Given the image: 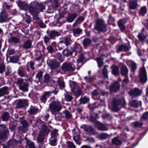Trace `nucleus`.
<instances>
[{"instance_id": "13", "label": "nucleus", "mask_w": 148, "mask_h": 148, "mask_svg": "<svg viewBox=\"0 0 148 148\" xmlns=\"http://www.w3.org/2000/svg\"><path fill=\"white\" fill-rule=\"evenodd\" d=\"M72 42L70 38L69 37H65L62 38V40H60L59 43L60 44L64 43L66 46L70 45Z\"/></svg>"}, {"instance_id": "28", "label": "nucleus", "mask_w": 148, "mask_h": 148, "mask_svg": "<svg viewBox=\"0 0 148 148\" xmlns=\"http://www.w3.org/2000/svg\"><path fill=\"white\" fill-rule=\"evenodd\" d=\"M147 12V9L145 6H143L141 7L139 12V14L142 16H144V14H146Z\"/></svg>"}, {"instance_id": "19", "label": "nucleus", "mask_w": 148, "mask_h": 148, "mask_svg": "<svg viewBox=\"0 0 148 148\" xmlns=\"http://www.w3.org/2000/svg\"><path fill=\"white\" fill-rule=\"evenodd\" d=\"M121 74L122 76L127 77V76L128 70L126 66L123 65L121 70Z\"/></svg>"}, {"instance_id": "1", "label": "nucleus", "mask_w": 148, "mask_h": 148, "mask_svg": "<svg viewBox=\"0 0 148 148\" xmlns=\"http://www.w3.org/2000/svg\"><path fill=\"white\" fill-rule=\"evenodd\" d=\"M49 107L52 113L53 114H55L56 112L61 110V106L59 101L54 100L49 104Z\"/></svg>"}, {"instance_id": "43", "label": "nucleus", "mask_w": 148, "mask_h": 148, "mask_svg": "<svg viewBox=\"0 0 148 148\" xmlns=\"http://www.w3.org/2000/svg\"><path fill=\"white\" fill-rule=\"evenodd\" d=\"M112 142L113 144L117 145H119L121 144V142L117 137H115L113 139Z\"/></svg>"}, {"instance_id": "61", "label": "nucleus", "mask_w": 148, "mask_h": 148, "mask_svg": "<svg viewBox=\"0 0 148 148\" xmlns=\"http://www.w3.org/2000/svg\"><path fill=\"white\" fill-rule=\"evenodd\" d=\"M47 49L49 53H52L54 51V49L51 46H49L47 47Z\"/></svg>"}, {"instance_id": "50", "label": "nucleus", "mask_w": 148, "mask_h": 148, "mask_svg": "<svg viewBox=\"0 0 148 148\" xmlns=\"http://www.w3.org/2000/svg\"><path fill=\"white\" fill-rule=\"evenodd\" d=\"M36 6L38 9V12L42 11L43 9L45 8L44 6L42 3L38 4Z\"/></svg>"}, {"instance_id": "57", "label": "nucleus", "mask_w": 148, "mask_h": 148, "mask_svg": "<svg viewBox=\"0 0 148 148\" xmlns=\"http://www.w3.org/2000/svg\"><path fill=\"white\" fill-rule=\"evenodd\" d=\"M108 136L106 134H102L99 135V137L100 139H105L107 138Z\"/></svg>"}, {"instance_id": "38", "label": "nucleus", "mask_w": 148, "mask_h": 148, "mask_svg": "<svg viewBox=\"0 0 148 148\" xmlns=\"http://www.w3.org/2000/svg\"><path fill=\"white\" fill-rule=\"evenodd\" d=\"M31 46V42L29 40H28L26 41L23 45V47L26 49H28L30 48Z\"/></svg>"}, {"instance_id": "39", "label": "nucleus", "mask_w": 148, "mask_h": 148, "mask_svg": "<svg viewBox=\"0 0 148 148\" xmlns=\"http://www.w3.org/2000/svg\"><path fill=\"white\" fill-rule=\"evenodd\" d=\"M58 130L56 129L53 130L51 132V137L56 138L58 136L59 134L58 133Z\"/></svg>"}, {"instance_id": "12", "label": "nucleus", "mask_w": 148, "mask_h": 148, "mask_svg": "<svg viewBox=\"0 0 148 148\" xmlns=\"http://www.w3.org/2000/svg\"><path fill=\"white\" fill-rule=\"evenodd\" d=\"M8 18V14L5 11H2L0 14V22L3 23L6 21L7 20Z\"/></svg>"}, {"instance_id": "48", "label": "nucleus", "mask_w": 148, "mask_h": 148, "mask_svg": "<svg viewBox=\"0 0 148 148\" xmlns=\"http://www.w3.org/2000/svg\"><path fill=\"white\" fill-rule=\"evenodd\" d=\"M107 66H105L102 71V74L103 76L105 78H108V77L107 74Z\"/></svg>"}, {"instance_id": "31", "label": "nucleus", "mask_w": 148, "mask_h": 148, "mask_svg": "<svg viewBox=\"0 0 148 148\" xmlns=\"http://www.w3.org/2000/svg\"><path fill=\"white\" fill-rule=\"evenodd\" d=\"M147 35L144 32H142L138 35V38L141 41H143L146 38Z\"/></svg>"}, {"instance_id": "27", "label": "nucleus", "mask_w": 148, "mask_h": 148, "mask_svg": "<svg viewBox=\"0 0 148 148\" xmlns=\"http://www.w3.org/2000/svg\"><path fill=\"white\" fill-rule=\"evenodd\" d=\"M38 110V109L37 107L31 106L28 112L30 114H34L36 113Z\"/></svg>"}, {"instance_id": "47", "label": "nucleus", "mask_w": 148, "mask_h": 148, "mask_svg": "<svg viewBox=\"0 0 148 148\" xmlns=\"http://www.w3.org/2000/svg\"><path fill=\"white\" fill-rule=\"evenodd\" d=\"M57 139L51 137L49 143L52 146H55L56 145Z\"/></svg>"}, {"instance_id": "64", "label": "nucleus", "mask_w": 148, "mask_h": 148, "mask_svg": "<svg viewBox=\"0 0 148 148\" xmlns=\"http://www.w3.org/2000/svg\"><path fill=\"white\" fill-rule=\"evenodd\" d=\"M148 118V112H146L144 113L141 118V119L145 120Z\"/></svg>"}, {"instance_id": "37", "label": "nucleus", "mask_w": 148, "mask_h": 148, "mask_svg": "<svg viewBox=\"0 0 148 148\" xmlns=\"http://www.w3.org/2000/svg\"><path fill=\"white\" fill-rule=\"evenodd\" d=\"M1 117L2 121H7L9 120L10 116L8 113L5 112L2 114Z\"/></svg>"}, {"instance_id": "59", "label": "nucleus", "mask_w": 148, "mask_h": 148, "mask_svg": "<svg viewBox=\"0 0 148 148\" xmlns=\"http://www.w3.org/2000/svg\"><path fill=\"white\" fill-rule=\"evenodd\" d=\"M132 125L135 127H138L141 126L143 123L139 122L138 121H136L134 123H133Z\"/></svg>"}, {"instance_id": "41", "label": "nucleus", "mask_w": 148, "mask_h": 148, "mask_svg": "<svg viewBox=\"0 0 148 148\" xmlns=\"http://www.w3.org/2000/svg\"><path fill=\"white\" fill-rule=\"evenodd\" d=\"M92 97L95 99H97L98 98L99 96V94L97 90H95L92 92Z\"/></svg>"}, {"instance_id": "15", "label": "nucleus", "mask_w": 148, "mask_h": 148, "mask_svg": "<svg viewBox=\"0 0 148 148\" xmlns=\"http://www.w3.org/2000/svg\"><path fill=\"white\" fill-rule=\"evenodd\" d=\"M25 68L22 66L19 67L18 70V74L21 77H24L26 76L27 73Z\"/></svg>"}, {"instance_id": "11", "label": "nucleus", "mask_w": 148, "mask_h": 148, "mask_svg": "<svg viewBox=\"0 0 148 148\" xmlns=\"http://www.w3.org/2000/svg\"><path fill=\"white\" fill-rule=\"evenodd\" d=\"M83 127L84 130L89 134H94L96 133L95 131L90 126L84 125Z\"/></svg>"}, {"instance_id": "44", "label": "nucleus", "mask_w": 148, "mask_h": 148, "mask_svg": "<svg viewBox=\"0 0 148 148\" xmlns=\"http://www.w3.org/2000/svg\"><path fill=\"white\" fill-rule=\"evenodd\" d=\"M62 53L64 55L67 56H71L72 54V52L67 49H65L63 50Z\"/></svg>"}, {"instance_id": "7", "label": "nucleus", "mask_w": 148, "mask_h": 148, "mask_svg": "<svg viewBox=\"0 0 148 148\" xmlns=\"http://www.w3.org/2000/svg\"><path fill=\"white\" fill-rule=\"evenodd\" d=\"M125 104V102L123 99L121 100H118L114 99L113 101L112 106L114 109H115L116 110H120V108L118 107V106L120 105L123 106Z\"/></svg>"}, {"instance_id": "8", "label": "nucleus", "mask_w": 148, "mask_h": 148, "mask_svg": "<svg viewBox=\"0 0 148 148\" xmlns=\"http://www.w3.org/2000/svg\"><path fill=\"white\" fill-rule=\"evenodd\" d=\"M140 81L145 83L147 80V73L146 69L144 67L141 68L140 71Z\"/></svg>"}, {"instance_id": "54", "label": "nucleus", "mask_w": 148, "mask_h": 148, "mask_svg": "<svg viewBox=\"0 0 148 148\" xmlns=\"http://www.w3.org/2000/svg\"><path fill=\"white\" fill-rule=\"evenodd\" d=\"M85 57L83 54L81 55L77 60V62L78 64L80 62H82L84 60Z\"/></svg>"}, {"instance_id": "42", "label": "nucleus", "mask_w": 148, "mask_h": 148, "mask_svg": "<svg viewBox=\"0 0 148 148\" xmlns=\"http://www.w3.org/2000/svg\"><path fill=\"white\" fill-rule=\"evenodd\" d=\"M5 68V65L3 61L0 60V73H2L4 71Z\"/></svg>"}, {"instance_id": "33", "label": "nucleus", "mask_w": 148, "mask_h": 148, "mask_svg": "<svg viewBox=\"0 0 148 148\" xmlns=\"http://www.w3.org/2000/svg\"><path fill=\"white\" fill-rule=\"evenodd\" d=\"M10 43H18L20 41L19 39L16 37H12L8 40Z\"/></svg>"}, {"instance_id": "5", "label": "nucleus", "mask_w": 148, "mask_h": 148, "mask_svg": "<svg viewBox=\"0 0 148 148\" xmlns=\"http://www.w3.org/2000/svg\"><path fill=\"white\" fill-rule=\"evenodd\" d=\"M72 92L74 93L76 97L79 96L82 92L81 89L74 82H72L70 85Z\"/></svg>"}, {"instance_id": "2", "label": "nucleus", "mask_w": 148, "mask_h": 148, "mask_svg": "<svg viewBox=\"0 0 148 148\" xmlns=\"http://www.w3.org/2000/svg\"><path fill=\"white\" fill-rule=\"evenodd\" d=\"M51 88L52 89H53L52 90L50 91L45 92L43 95L41 96L40 100L42 102L45 103L47 100V99L51 95L52 93H54L55 95L57 93L58 91L57 88H56L53 86H51Z\"/></svg>"}, {"instance_id": "45", "label": "nucleus", "mask_w": 148, "mask_h": 148, "mask_svg": "<svg viewBox=\"0 0 148 148\" xmlns=\"http://www.w3.org/2000/svg\"><path fill=\"white\" fill-rule=\"evenodd\" d=\"M91 42V40L90 39L86 38L83 40V45L85 47H87L90 45Z\"/></svg>"}, {"instance_id": "56", "label": "nucleus", "mask_w": 148, "mask_h": 148, "mask_svg": "<svg viewBox=\"0 0 148 148\" xmlns=\"http://www.w3.org/2000/svg\"><path fill=\"white\" fill-rule=\"evenodd\" d=\"M97 62L98 66L99 68L101 67L103 65L102 59L101 58H97L95 59Z\"/></svg>"}, {"instance_id": "25", "label": "nucleus", "mask_w": 148, "mask_h": 148, "mask_svg": "<svg viewBox=\"0 0 148 148\" xmlns=\"http://www.w3.org/2000/svg\"><path fill=\"white\" fill-rule=\"evenodd\" d=\"M74 36L77 37L79 36L82 32V30L80 28H76L72 30Z\"/></svg>"}, {"instance_id": "40", "label": "nucleus", "mask_w": 148, "mask_h": 148, "mask_svg": "<svg viewBox=\"0 0 148 148\" xmlns=\"http://www.w3.org/2000/svg\"><path fill=\"white\" fill-rule=\"evenodd\" d=\"M128 50V47L122 45L120 46L116 50V52L118 53L121 51H126Z\"/></svg>"}, {"instance_id": "21", "label": "nucleus", "mask_w": 148, "mask_h": 148, "mask_svg": "<svg viewBox=\"0 0 148 148\" xmlns=\"http://www.w3.org/2000/svg\"><path fill=\"white\" fill-rule=\"evenodd\" d=\"M77 16V15L76 13L69 14L67 16L66 19L67 21L69 22H72Z\"/></svg>"}, {"instance_id": "52", "label": "nucleus", "mask_w": 148, "mask_h": 148, "mask_svg": "<svg viewBox=\"0 0 148 148\" xmlns=\"http://www.w3.org/2000/svg\"><path fill=\"white\" fill-rule=\"evenodd\" d=\"M73 139L76 142L77 144L79 145H80V144L81 143L79 141V137L78 135H74L73 136Z\"/></svg>"}, {"instance_id": "4", "label": "nucleus", "mask_w": 148, "mask_h": 148, "mask_svg": "<svg viewBox=\"0 0 148 148\" xmlns=\"http://www.w3.org/2000/svg\"><path fill=\"white\" fill-rule=\"evenodd\" d=\"M94 29H96L99 31L105 32L107 28L105 22L101 19H98L97 21V25Z\"/></svg>"}, {"instance_id": "26", "label": "nucleus", "mask_w": 148, "mask_h": 148, "mask_svg": "<svg viewBox=\"0 0 148 148\" xmlns=\"http://www.w3.org/2000/svg\"><path fill=\"white\" fill-rule=\"evenodd\" d=\"M41 132L44 135H47L49 132V130L46 125H43L42 127Z\"/></svg>"}, {"instance_id": "55", "label": "nucleus", "mask_w": 148, "mask_h": 148, "mask_svg": "<svg viewBox=\"0 0 148 148\" xmlns=\"http://www.w3.org/2000/svg\"><path fill=\"white\" fill-rule=\"evenodd\" d=\"M44 135L40 134L37 138V140L39 142H42L43 141L45 138Z\"/></svg>"}, {"instance_id": "22", "label": "nucleus", "mask_w": 148, "mask_h": 148, "mask_svg": "<svg viewBox=\"0 0 148 148\" xmlns=\"http://www.w3.org/2000/svg\"><path fill=\"white\" fill-rule=\"evenodd\" d=\"M8 87L5 86L1 88L0 89V97L8 94Z\"/></svg>"}, {"instance_id": "46", "label": "nucleus", "mask_w": 148, "mask_h": 148, "mask_svg": "<svg viewBox=\"0 0 148 148\" xmlns=\"http://www.w3.org/2000/svg\"><path fill=\"white\" fill-rule=\"evenodd\" d=\"M89 98L84 97L80 98V101L81 103L85 104L88 103L89 102Z\"/></svg>"}, {"instance_id": "29", "label": "nucleus", "mask_w": 148, "mask_h": 148, "mask_svg": "<svg viewBox=\"0 0 148 148\" xmlns=\"http://www.w3.org/2000/svg\"><path fill=\"white\" fill-rule=\"evenodd\" d=\"M98 123V128L99 130L103 131L108 130V128L106 125L99 122Z\"/></svg>"}, {"instance_id": "30", "label": "nucleus", "mask_w": 148, "mask_h": 148, "mask_svg": "<svg viewBox=\"0 0 148 148\" xmlns=\"http://www.w3.org/2000/svg\"><path fill=\"white\" fill-rule=\"evenodd\" d=\"M28 84L25 83L19 86V88L20 90L22 91L27 92L28 90Z\"/></svg>"}, {"instance_id": "24", "label": "nucleus", "mask_w": 148, "mask_h": 148, "mask_svg": "<svg viewBox=\"0 0 148 148\" xmlns=\"http://www.w3.org/2000/svg\"><path fill=\"white\" fill-rule=\"evenodd\" d=\"M127 64L128 65H131L132 69V72L134 73V70L136 68V64L133 62L132 61H129L127 62Z\"/></svg>"}, {"instance_id": "51", "label": "nucleus", "mask_w": 148, "mask_h": 148, "mask_svg": "<svg viewBox=\"0 0 148 148\" xmlns=\"http://www.w3.org/2000/svg\"><path fill=\"white\" fill-rule=\"evenodd\" d=\"M25 83V82H24V80L23 79H18L16 81V84L18 86L19 88V86H22Z\"/></svg>"}, {"instance_id": "18", "label": "nucleus", "mask_w": 148, "mask_h": 148, "mask_svg": "<svg viewBox=\"0 0 148 148\" xmlns=\"http://www.w3.org/2000/svg\"><path fill=\"white\" fill-rule=\"evenodd\" d=\"M60 35V34L58 32L52 30L50 31L49 36L51 39H54L55 37Z\"/></svg>"}, {"instance_id": "10", "label": "nucleus", "mask_w": 148, "mask_h": 148, "mask_svg": "<svg viewBox=\"0 0 148 148\" xmlns=\"http://www.w3.org/2000/svg\"><path fill=\"white\" fill-rule=\"evenodd\" d=\"M120 87V85L118 82H116L110 86V89L111 92H115L118 90Z\"/></svg>"}, {"instance_id": "36", "label": "nucleus", "mask_w": 148, "mask_h": 148, "mask_svg": "<svg viewBox=\"0 0 148 148\" xmlns=\"http://www.w3.org/2000/svg\"><path fill=\"white\" fill-rule=\"evenodd\" d=\"M112 73L114 75H118L119 72L118 68L116 66H113L112 67Z\"/></svg>"}, {"instance_id": "49", "label": "nucleus", "mask_w": 148, "mask_h": 148, "mask_svg": "<svg viewBox=\"0 0 148 148\" xmlns=\"http://www.w3.org/2000/svg\"><path fill=\"white\" fill-rule=\"evenodd\" d=\"M26 148H35L33 142L28 141L26 145Z\"/></svg>"}, {"instance_id": "62", "label": "nucleus", "mask_w": 148, "mask_h": 148, "mask_svg": "<svg viewBox=\"0 0 148 148\" xmlns=\"http://www.w3.org/2000/svg\"><path fill=\"white\" fill-rule=\"evenodd\" d=\"M65 99L68 101H70L73 99V97L72 96L69 95L67 94L65 95Z\"/></svg>"}, {"instance_id": "63", "label": "nucleus", "mask_w": 148, "mask_h": 148, "mask_svg": "<svg viewBox=\"0 0 148 148\" xmlns=\"http://www.w3.org/2000/svg\"><path fill=\"white\" fill-rule=\"evenodd\" d=\"M50 79V76L49 75L47 74L45 75L44 77V82L45 83H48Z\"/></svg>"}, {"instance_id": "20", "label": "nucleus", "mask_w": 148, "mask_h": 148, "mask_svg": "<svg viewBox=\"0 0 148 148\" xmlns=\"http://www.w3.org/2000/svg\"><path fill=\"white\" fill-rule=\"evenodd\" d=\"M18 5L21 9L23 10H27L28 7V5L25 2H18Z\"/></svg>"}, {"instance_id": "34", "label": "nucleus", "mask_w": 148, "mask_h": 148, "mask_svg": "<svg viewBox=\"0 0 148 148\" xmlns=\"http://www.w3.org/2000/svg\"><path fill=\"white\" fill-rule=\"evenodd\" d=\"M82 49L80 45L77 43H75L74 47V51L77 52H79Z\"/></svg>"}, {"instance_id": "35", "label": "nucleus", "mask_w": 148, "mask_h": 148, "mask_svg": "<svg viewBox=\"0 0 148 148\" xmlns=\"http://www.w3.org/2000/svg\"><path fill=\"white\" fill-rule=\"evenodd\" d=\"M18 142L15 140L14 139H12L10 140L7 143V145L8 147H12Z\"/></svg>"}, {"instance_id": "32", "label": "nucleus", "mask_w": 148, "mask_h": 148, "mask_svg": "<svg viewBox=\"0 0 148 148\" xmlns=\"http://www.w3.org/2000/svg\"><path fill=\"white\" fill-rule=\"evenodd\" d=\"M29 11L32 14H34L38 12V10L36 6L35 7H31L29 8Z\"/></svg>"}, {"instance_id": "14", "label": "nucleus", "mask_w": 148, "mask_h": 148, "mask_svg": "<svg viewBox=\"0 0 148 148\" xmlns=\"http://www.w3.org/2000/svg\"><path fill=\"white\" fill-rule=\"evenodd\" d=\"M141 91L138 89L135 88L129 92L130 95L133 97H136L140 95Z\"/></svg>"}, {"instance_id": "16", "label": "nucleus", "mask_w": 148, "mask_h": 148, "mask_svg": "<svg viewBox=\"0 0 148 148\" xmlns=\"http://www.w3.org/2000/svg\"><path fill=\"white\" fill-rule=\"evenodd\" d=\"M28 104L27 101L25 99L20 100L18 102L17 107L21 108L27 106Z\"/></svg>"}, {"instance_id": "6", "label": "nucleus", "mask_w": 148, "mask_h": 148, "mask_svg": "<svg viewBox=\"0 0 148 148\" xmlns=\"http://www.w3.org/2000/svg\"><path fill=\"white\" fill-rule=\"evenodd\" d=\"M61 68L64 72H72L75 69V67L73 64L65 62L62 65Z\"/></svg>"}, {"instance_id": "23", "label": "nucleus", "mask_w": 148, "mask_h": 148, "mask_svg": "<svg viewBox=\"0 0 148 148\" xmlns=\"http://www.w3.org/2000/svg\"><path fill=\"white\" fill-rule=\"evenodd\" d=\"M130 8L131 9H135L137 7L136 0H130L129 1Z\"/></svg>"}, {"instance_id": "9", "label": "nucleus", "mask_w": 148, "mask_h": 148, "mask_svg": "<svg viewBox=\"0 0 148 148\" xmlns=\"http://www.w3.org/2000/svg\"><path fill=\"white\" fill-rule=\"evenodd\" d=\"M47 64L51 69H54L57 68L58 64L55 60H48Z\"/></svg>"}, {"instance_id": "60", "label": "nucleus", "mask_w": 148, "mask_h": 148, "mask_svg": "<svg viewBox=\"0 0 148 148\" xmlns=\"http://www.w3.org/2000/svg\"><path fill=\"white\" fill-rule=\"evenodd\" d=\"M68 147L69 148H75L76 147L73 143L71 142H67Z\"/></svg>"}, {"instance_id": "53", "label": "nucleus", "mask_w": 148, "mask_h": 148, "mask_svg": "<svg viewBox=\"0 0 148 148\" xmlns=\"http://www.w3.org/2000/svg\"><path fill=\"white\" fill-rule=\"evenodd\" d=\"M58 82L59 86L61 89L64 87V84L63 80L58 79Z\"/></svg>"}, {"instance_id": "58", "label": "nucleus", "mask_w": 148, "mask_h": 148, "mask_svg": "<svg viewBox=\"0 0 148 148\" xmlns=\"http://www.w3.org/2000/svg\"><path fill=\"white\" fill-rule=\"evenodd\" d=\"M130 104L131 106L135 107H137L138 106V104L136 100L130 101Z\"/></svg>"}, {"instance_id": "3", "label": "nucleus", "mask_w": 148, "mask_h": 148, "mask_svg": "<svg viewBox=\"0 0 148 148\" xmlns=\"http://www.w3.org/2000/svg\"><path fill=\"white\" fill-rule=\"evenodd\" d=\"M0 141H4L9 134L8 129L4 125H0Z\"/></svg>"}, {"instance_id": "17", "label": "nucleus", "mask_w": 148, "mask_h": 148, "mask_svg": "<svg viewBox=\"0 0 148 148\" xmlns=\"http://www.w3.org/2000/svg\"><path fill=\"white\" fill-rule=\"evenodd\" d=\"M126 21L125 19H121L118 22L119 27L122 32H124L125 29L124 24L126 23Z\"/></svg>"}]
</instances>
